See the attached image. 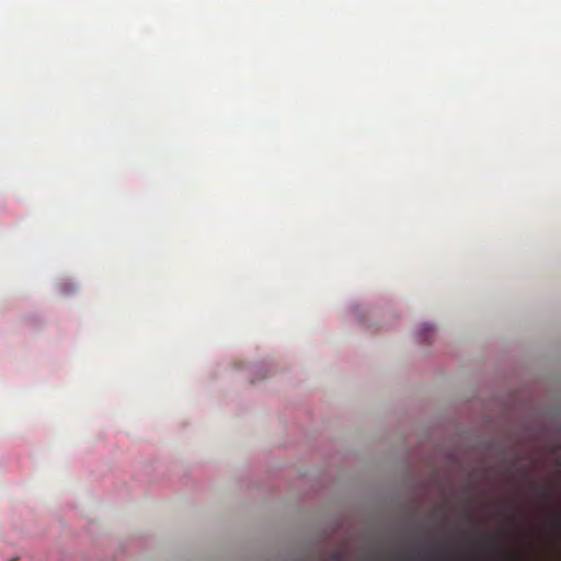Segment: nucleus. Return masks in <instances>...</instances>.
<instances>
[{
    "label": "nucleus",
    "mask_w": 561,
    "mask_h": 561,
    "mask_svg": "<svg viewBox=\"0 0 561 561\" xmlns=\"http://www.w3.org/2000/svg\"><path fill=\"white\" fill-rule=\"evenodd\" d=\"M396 559L401 561H449L451 556L442 549H431L423 552H401L396 556Z\"/></svg>",
    "instance_id": "1"
},
{
    "label": "nucleus",
    "mask_w": 561,
    "mask_h": 561,
    "mask_svg": "<svg viewBox=\"0 0 561 561\" xmlns=\"http://www.w3.org/2000/svg\"><path fill=\"white\" fill-rule=\"evenodd\" d=\"M488 543L495 550V554L493 557L488 559L474 557L468 559L467 561H528L525 557H523L519 553L511 552L495 546L493 538H489Z\"/></svg>",
    "instance_id": "2"
},
{
    "label": "nucleus",
    "mask_w": 561,
    "mask_h": 561,
    "mask_svg": "<svg viewBox=\"0 0 561 561\" xmlns=\"http://www.w3.org/2000/svg\"><path fill=\"white\" fill-rule=\"evenodd\" d=\"M422 331L423 332H432L433 328L430 324H423L422 325Z\"/></svg>",
    "instance_id": "3"
},
{
    "label": "nucleus",
    "mask_w": 561,
    "mask_h": 561,
    "mask_svg": "<svg viewBox=\"0 0 561 561\" xmlns=\"http://www.w3.org/2000/svg\"><path fill=\"white\" fill-rule=\"evenodd\" d=\"M538 494L540 495V497L545 501H548V493L545 492V491H538Z\"/></svg>",
    "instance_id": "4"
},
{
    "label": "nucleus",
    "mask_w": 561,
    "mask_h": 561,
    "mask_svg": "<svg viewBox=\"0 0 561 561\" xmlns=\"http://www.w3.org/2000/svg\"><path fill=\"white\" fill-rule=\"evenodd\" d=\"M556 525H557L558 527H560V526H561V522H560L559 519H558V520H556Z\"/></svg>",
    "instance_id": "5"
}]
</instances>
